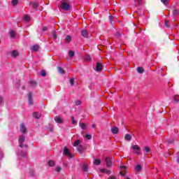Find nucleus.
<instances>
[{
    "instance_id": "obj_1",
    "label": "nucleus",
    "mask_w": 179,
    "mask_h": 179,
    "mask_svg": "<svg viewBox=\"0 0 179 179\" xmlns=\"http://www.w3.org/2000/svg\"><path fill=\"white\" fill-rule=\"evenodd\" d=\"M79 153H83V147L80 145V140H76L73 144Z\"/></svg>"
},
{
    "instance_id": "obj_2",
    "label": "nucleus",
    "mask_w": 179,
    "mask_h": 179,
    "mask_svg": "<svg viewBox=\"0 0 179 179\" xmlns=\"http://www.w3.org/2000/svg\"><path fill=\"white\" fill-rule=\"evenodd\" d=\"M60 8L63 10L68 11V10H69L71 6H69V3H68L65 2V1H62L61 5H60Z\"/></svg>"
},
{
    "instance_id": "obj_3",
    "label": "nucleus",
    "mask_w": 179,
    "mask_h": 179,
    "mask_svg": "<svg viewBox=\"0 0 179 179\" xmlns=\"http://www.w3.org/2000/svg\"><path fill=\"white\" fill-rule=\"evenodd\" d=\"M24 141H26V137L23 135H21L19 138V146L20 148H23L24 146L23 143H24Z\"/></svg>"
},
{
    "instance_id": "obj_4",
    "label": "nucleus",
    "mask_w": 179,
    "mask_h": 179,
    "mask_svg": "<svg viewBox=\"0 0 179 179\" xmlns=\"http://www.w3.org/2000/svg\"><path fill=\"white\" fill-rule=\"evenodd\" d=\"M17 155L20 156V157H26L27 156V152L26 151H23L22 149H20L18 150Z\"/></svg>"
},
{
    "instance_id": "obj_5",
    "label": "nucleus",
    "mask_w": 179,
    "mask_h": 179,
    "mask_svg": "<svg viewBox=\"0 0 179 179\" xmlns=\"http://www.w3.org/2000/svg\"><path fill=\"white\" fill-rule=\"evenodd\" d=\"M28 103L29 106H33V94L31 92L28 94Z\"/></svg>"
},
{
    "instance_id": "obj_6",
    "label": "nucleus",
    "mask_w": 179,
    "mask_h": 179,
    "mask_svg": "<svg viewBox=\"0 0 179 179\" xmlns=\"http://www.w3.org/2000/svg\"><path fill=\"white\" fill-rule=\"evenodd\" d=\"M20 129L22 134H27V129L26 128V127H24V124H20Z\"/></svg>"
},
{
    "instance_id": "obj_7",
    "label": "nucleus",
    "mask_w": 179,
    "mask_h": 179,
    "mask_svg": "<svg viewBox=\"0 0 179 179\" xmlns=\"http://www.w3.org/2000/svg\"><path fill=\"white\" fill-rule=\"evenodd\" d=\"M105 162L106 163L107 167H111V166H113V162H111V159H110L109 157H106L105 159Z\"/></svg>"
},
{
    "instance_id": "obj_8",
    "label": "nucleus",
    "mask_w": 179,
    "mask_h": 179,
    "mask_svg": "<svg viewBox=\"0 0 179 179\" xmlns=\"http://www.w3.org/2000/svg\"><path fill=\"white\" fill-rule=\"evenodd\" d=\"M131 148L134 150H137L135 152L136 155H139V150H141V148H139V146L138 145H132Z\"/></svg>"
},
{
    "instance_id": "obj_9",
    "label": "nucleus",
    "mask_w": 179,
    "mask_h": 179,
    "mask_svg": "<svg viewBox=\"0 0 179 179\" xmlns=\"http://www.w3.org/2000/svg\"><path fill=\"white\" fill-rule=\"evenodd\" d=\"M102 69H103V65L101 63H97L95 71L96 72H101V71H102Z\"/></svg>"
},
{
    "instance_id": "obj_10",
    "label": "nucleus",
    "mask_w": 179,
    "mask_h": 179,
    "mask_svg": "<svg viewBox=\"0 0 179 179\" xmlns=\"http://www.w3.org/2000/svg\"><path fill=\"white\" fill-rule=\"evenodd\" d=\"M55 121L57 122V124H62V122H64V120L59 116H56L55 117Z\"/></svg>"
},
{
    "instance_id": "obj_11",
    "label": "nucleus",
    "mask_w": 179,
    "mask_h": 179,
    "mask_svg": "<svg viewBox=\"0 0 179 179\" xmlns=\"http://www.w3.org/2000/svg\"><path fill=\"white\" fill-rule=\"evenodd\" d=\"M64 155H66V156H69V157H72V154H71V152H69V150H68L66 147L64 148Z\"/></svg>"
},
{
    "instance_id": "obj_12",
    "label": "nucleus",
    "mask_w": 179,
    "mask_h": 179,
    "mask_svg": "<svg viewBox=\"0 0 179 179\" xmlns=\"http://www.w3.org/2000/svg\"><path fill=\"white\" fill-rule=\"evenodd\" d=\"M81 34L83 37H85V38H87V37H89V34H87V31L86 29L83 30Z\"/></svg>"
},
{
    "instance_id": "obj_13",
    "label": "nucleus",
    "mask_w": 179,
    "mask_h": 179,
    "mask_svg": "<svg viewBox=\"0 0 179 179\" xmlns=\"http://www.w3.org/2000/svg\"><path fill=\"white\" fill-rule=\"evenodd\" d=\"M101 173H104L105 174L110 176V174H111V171H108L106 169H101Z\"/></svg>"
},
{
    "instance_id": "obj_14",
    "label": "nucleus",
    "mask_w": 179,
    "mask_h": 179,
    "mask_svg": "<svg viewBox=\"0 0 179 179\" xmlns=\"http://www.w3.org/2000/svg\"><path fill=\"white\" fill-rule=\"evenodd\" d=\"M111 132L112 134H118V127H113L111 128Z\"/></svg>"
},
{
    "instance_id": "obj_15",
    "label": "nucleus",
    "mask_w": 179,
    "mask_h": 179,
    "mask_svg": "<svg viewBox=\"0 0 179 179\" xmlns=\"http://www.w3.org/2000/svg\"><path fill=\"white\" fill-rule=\"evenodd\" d=\"M64 41H66V43H71V41H72V37L69 35L66 36Z\"/></svg>"
},
{
    "instance_id": "obj_16",
    "label": "nucleus",
    "mask_w": 179,
    "mask_h": 179,
    "mask_svg": "<svg viewBox=\"0 0 179 179\" xmlns=\"http://www.w3.org/2000/svg\"><path fill=\"white\" fill-rule=\"evenodd\" d=\"M17 55H19V52L17 51L13 50V52H11V57H13V58H16Z\"/></svg>"
},
{
    "instance_id": "obj_17",
    "label": "nucleus",
    "mask_w": 179,
    "mask_h": 179,
    "mask_svg": "<svg viewBox=\"0 0 179 179\" xmlns=\"http://www.w3.org/2000/svg\"><path fill=\"white\" fill-rule=\"evenodd\" d=\"M135 170L137 173H139V171L142 170V166L141 164L136 165V166L135 167Z\"/></svg>"
},
{
    "instance_id": "obj_18",
    "label": "nucleus",
    "mask_w": 179,
    "mask_h": 179,
    "mask_svg": "<svg viewBox=\"0 0 179 179\" xmlns=\"http://www.w3.org/2000/svg\"><path fill=\"white\" fill-rule=\"evenodd\" d=\"M40 48V46H38V45H34L31 50L32 51H38V49Z\"/></svg>"
},
{
    "instance_id": "obj_19",
    "label": "nucleus",
    "mask_w": 179,
    "mask_h": 179,
    "mask_svg": "<svg viewBox=\"0 0 179 179\" xmlns=\"http://www.w3.org/2000/svg\"><path fill=\"white\" fill-rule=\"evenodd\" d=\"M124 139H126V141H131L132 139V136H131L129 134H127L125 135Z\"/></svg>"
},
{
    "instance_id": "obj_20",
    "label": "nucleus",
    "mask_w": 179,
    "mask_h": 179,
    "mask_svg": "<svg viewBox=\"0 0 179 179\" xmlns=\"http://www.w3.org/2000/svg\"><path fill=\"white\" fill-rule=\"evenodd\" d=\"M100 163H101V161H100V159H96L93 162V164H95V166L100 165Z\"/></svg>"
},
{
    "instance_id": "obj_21",
    "label": "nucleus",
    "mask_w": 179,
    "mask_h": 179,
    "mask_svg": "<svg viewBox=\"0 0 179 179\" xmlns=\"http://www.w3.org/2000/svg\"><path fill=\"white\" fill-rule=\"evenodd\" d=\"M57 70L58 72H59V73H61L62 75H64V73H65V71H64V69H62V67H57Z\"/></svg>"
},
{
    "instance_id": "obj_22",
    "label": "nucleus",
    "mask_w": 179,
    "mask_h": 179,
    "mask_svg": "<svg viewBox=\"0 0 179 179\" xmlns=\"http://www.w3.org/2000/svg\"><path fill=\"white\" fill-rule=\"evenodd\" d=\"M16 36V32L15 31H11L10 32V36L11 37V38H15Z\"/></svg>"
},
{
    "instance_id": "obj_23",
    "label": "nucleus",
    "mask_w": 179,
    "mask_h": 179,
    "mask_svg": "<svg viewBox=\"0 0 179 179\" xmlns=\"http://www.w3.org/2000/svg\"><path fill=\"white\" fill-rule=\"evenodd\" d=\"M89 170V166L87 164H84L83 166V171L86 173Z\"/></svg>"
},
{
    "instance_id": "obj_24",
    "label": "nucleus",
    "mask_w": 179,
    "mask_h": 179,
    "mask_svg": "<svg viewBox=\"0 0 179 179\" xmlns=\"http://www.w3.org/2000/svg\"><path fill=\"white\" fill-rule=\"evenodd\" d=\"M48 164L50 166L52 167L54 166H55V162L52 160H50L48 162Z\"/></svg>"
},
{
    "instance_id": "obj_25",
    "label": "nucleus",
    "mask_w": 179,
    "mask_h": 179,
    "mask_svg": "<svg viewBox=\"0 0 179 179\" xmlns=\"http://www.w3.org/2000/svg\"><path fill=\"white\" fill-rule=\"evenodd\" d=\"M135 3L136 6H139V5L142 4V0H135Z\"/></svg>"
},
{
    "instance_id": "obj_26",
    "label": "nucleus",
    "mask_w": 179,
    "mask_h": 179,
    "mask_svg": "<svg viewBox=\"0 0 179 179\" xmlns=\"http://www.w3.org/2000/svg\"><path fill=\"white\" fill-rule=\"evenodd\" d=\"M34 118L38 119V118H40V117H41V115L38 113L35 112V113H34Z\"/></svg>"
},
{
    "instance_id": "obj_27",
    "label": "nucleus",
    "mask_w": 179,
    "mask_h": 179,
    "mask_svg": "<svg viewBox=\"0 0 179 179\" xmlns=\"http://www.w3.org/2000/svg\"><path fill=\"white\" fill-rule=\"evenodd\" d=\"M137 72H138V73H143V72H144L143 68L138 67L137 68Z\"/></svg>"
},
{
    "instance_id": "obj_28",
    "label": "nucleus",
    "mask_w": 179,
    "mask_h": 179,
    "mask_svg": "<svg viewBox=\"0 0 179 179\" xmlns=\"http://www.w3.org/2000/svg\"><path fill=\"white\" fill-rule=\"evenodd\" d=\"M11 3L13 6H16V5H17V3H19V1L18 0H12Z\"/></svg>"
},
{
    "instance_id": "obj_29",
    "label": "nucleus",
    "mask_w": 179,
    "mask_h": 179,
    "mask_svg": "<svg viewBox=\"0 0 179 179\" xmlns=\"http://www.w3.org/2000/svg\"><path fill=\"white\" fill-rule=\"evenodd\" d=\"M24 20H25V22H30V16L26 15L24 16Z\"/></svg>"
},
{
    "instance_id": "obj_30",
    "label": "nucleus",
    "mask_w": 179,
    "mask_h": 179,
    "mask_svg": "<svg viewBox=\"0 0 179 179\" xmlns=\"http://www.w3.org/2000/svg\"><path fill=\"white\" fill-rule=\"evenodd\" d=\"M79 125L82 129H86V124L85 123H79Z\"/></svg>"
},
{
    "instance_id": "obj_31",
    "label": "nucleus",
    "mask_w": 179,
    "mask_h": 179,
    "mask_svg": "<svg viewBox=\"0 0 179 179\" xmlns=\"http://www.w3.org/2000/svg\"><path fill=\"white\" fill-rule=\"evenodd\" d=\"M69 57H71L72 58L73 57L75 56V52H73V51H72V50H70V51L69 52Z\"/></svg>"
},
{
    "instance_id": "obj_32",
    "label": "nucleus",
    "mask_w": 179,
    "mask_h": 179,
    "mask_svg": "<svg viewBox=\"0 0 179 179\" xmlns=\"http://www.w3.org/2000/svg\"><path fill=\"white\" fill-rule=\"evenodd\" d=\"M71 120H72L71 122L73 125H76V124H78V122L75 120V117L73 116L71 117Z\"/></svg>"
},
{
    "instance_id": "obj_33",
    "label": "nucleus",
    "mask_w": 179,
    "mask_h": 179,
    "mask_svg": "<svg viewBox=\"0 0 179 179\" xmlns=\"http://www.w3.org/2000/svg\"><path fill=\"white\" fill-rule=\"evenodd\" d=\"M173 100H174V101H176V103H178V101H179V96H178V95H176V96L173 97Z\"/></svg>"
},
{
    "instance_id": "obj_34",
    "label": "nucleus",
    "mask_w": 179,
    "mask_h": 179,
    "mask_svg": "<svg viewBox=\"0 0 179 179\" xmlns=\"http://www.w3.org/2000/svg\"><path fill=\"white\" fill-rule=\"evenodd\" d=\"M34 9H37V7L38 6V3L35 2L32 4Z\"/></svg>"
},
{
    "instance_id": "obj_35",
    "label": "nucleus",
    "mask_w": 179,
    "mask_h": 179,
    "mask_svg": "<svg viewBox=\"0 0 179 179\" xmlns=\"http://www.w3.org/2000/svg\"><path fill=\"white\" fill-rule=\"evenodd\" d=\"M85 59H86V61H90V59H92V57H90V55H87L85 57Z\"/></svg>"
},
{
    "instance_id": "obj_36",
    "label": "nucleus",
    "mask_w": 179,
    "mask_h": 179,
    "mask_svg": "<svg viewBox=\"0 0 179 179\" xmlns=\"http://www.w3.org/2000/svg\"><path fill=\"white\" fill-rule=\"evenodd\" d=\"M70 85L71 86H73V85H75V78L70 79Z\"/></svg>"
},
{
    "instance_id": "obj_37",
    "label": "nucleus",
    "mask_w": 179,
    "mask_h": 179,
    "mask_svg": "<svg viewBox=\"0 0 179 179\" xmlns=\"http://www.w3.org/2000/svg\"><path fill=\"white\" fill-rule=\"evenodd\" d=\"M61 170H62V169L61 168V166H57L55 168V171H57V173H59L61 171Z\"/></svg>"
},
{
    "instance_id": "obj_38",
    "label": "nucleus",
    "mask_w": 179,
    "mask_h": 179,
    "mask_svg": "<svg viewBox=\"0 0 179 179\" xmlns=\"http://www.w3.org/2000/svg\"><path fill=\"white\" fill-rule=\"evenodd\" d=\"M31 86H37V83L34 80L30 81Z\"/></svg>"
},
{
    "instance_id": "obj_39",
    "label": "nucleus",
    "mask_w": 179,
    "mask_h": 179,
    "mask_svg": "<svg viewBox=\"0 0 179 179\" xmlns=\"http://www.w3.org/2000/svg\"><path fill=\"white\" fill-rule=\"evenodd\" d=\"M75 104L76 106H80V104H82V101H80V100H77L75 101Z\"/></svg>"
},
{
    "instance_id": "obj_40",
    "label": "nucleus",
    "mask_w": 179,
    "mask_h": 179,
    "mask_svg": "<svg viewBox=\"0 0 179 179\" xmlns=\"http://www.w3.org/2000/svg\"><path fill=\"white\" fill-rule=\"evenodd\" d=\"M173 15H179V10H173Z\"/></svg>"
},
{
    "instance_id": "obj_41",
    "label": "nucleus",
    "mask_w": 179,
    "mask_h": 179,
    "mask_svg": "<svg viewBox=\"0 0 179 179\" xmlns=\"http://www.w3.org/2000/svg\"><path fill=\"white\" fill-rule=\"evenodd\" d=\"M145 151L146 153H149V152H150V148L149 147H145Z\"/></svg>"
},
{
    "instance_id": "obj_42",
    "label": "nucleus",
    "mask_w": 179,
    "mask_h": 179,
    "mask_svg": "<svg viewBox=\"0 0 179 179\" xmlns=\"http://www.w3.org/2000/svg\"><path fill=\"white\" fill-rule=\"evenodd\" d=\"M52 38H54V40H57V34H55V32H53L52 34Z\"/></svg>"
},
{
    "instance_id": "obj_43",
    "label": "nucleus",
    "mask_w": 179,
    "mask_h": 179,
    "mask_svg": "<svg viewBox=\"0 0 179 179\" xmlns=\"http://www.w3.org/2000/svg\"><path fill=\"white\" fill-rule=\"evenodd\" d=\"M161 2L164 3V5H167V3H169V1L168 0H161Z\"/></svg>"
},
{
    "instance_id": "obj_44",
    "label": "nucleus",
    "mask_w": 179,
    "mask_h": 179,
    "mask_svg": "<svg viewBox=\"0 0 179 179\" xmlns=\"http://www.w3.org/2000/svg\"><path fill=\"white\" fill-rule=\"evenodd\" d=\"M115 37H120L121 36V33L120 32H116L115 34Z\"/></svg>"
},
{
    "instance_id": "obj_45",
    "label": "nucleus",
    "mask_w": 179,
    "mask_h": 179,
    "mask_svg": "<svg viewBox=\"0 0 179 179\" xmlns=\"http://www.w3.org/2000/svg\"><path fill=\"white\" fill-rule=\"evenodd\" d=\"M169 20H166V21L165 22V26H166V27H170V25L169 24Z\"/></svg>"
},
{
    "instance_id": "obj_46",
    "label": "nucleus",
    "mask_w": 179,
    "mask_h": 179,
    "mask_svg": "<svg viewBox=\"0 0 179 179\" xmlns=\"http://www.w3.org/2000/svg\"><path fill=\"white\" fill-rule=\"evenodd\" d=\"M41 76H45V75H47V73H45V71H42L41 72Z\"/></svg>"
},
{
    "instance_id": "obj_47",
    "label": "nucleus",
    "mask_w": 179,
    "mask_h": 179,
    "mask_svg": "<svg viewBox=\"0 0 179 179\" xmlns=\"http://www.w3.org/2000/svg\"><path fill=\"white\" fill-rule=\"evenodd\" d=\"M85 138H87V139H92V135H90V134H87V135L85 136Z\"/></svg>"
},
{
    "instance_id": "obj_48",
    "label": "nucleus",
    "mask_w": 179,
    "mask_h": 179,
    "mask_svg": "<svg viewBox=\"0 0 179 179\" xmlns=\"http://www.w3.org/2000/svg\"><path fill=\"white\" fill-rule=\"evenodd\" d=\"M113 19H114V17H113V16L109 17V20H110V23H113Z\"/></svg>"
},
{
    "instance_id": "obj_49",
    "label": "nucleus",
    "mask_w": 179,
    "mask_h": 179,
    "mask_svg": "<svg viewBox=\"0 0 179 179\" xmlns=\"http://www.w3.org/2000/svg\"><path fill=\"white\" fill-rule=\"evenodd\" d=\"M121 170H127V167L125 166H120Z\"/></svg>"
},
{
    "instance_id": "obj_50",
    "label": "nucleus",
    "mask_w": 179,
    "mask_h": 179,
    "mask_svg": "<svg viewBox=\"0 0 179 179\" xmlns=\"http://www.w3.org/2000/svg\"><path fill=\"white\" fill-rule=\"evenodd\" d=\"M3 101V99L0 96V104H2Z\"/></svg>"
},
{
    "instance_id": "obj_51",
    "label": "nucleus",
    "mask_w": 179,
    "mask_h": 179,
    "mask_svg": "<svg viewBox=\"0 0 179 179\" xmlns=\"http://www.w3.org/2000/svg\"><path fill=\"white\" fill-rule=\"evenodd\" d=\"M108 179H117V178H115V176H111L109 177Z\"/></svg>"
},
{
    "instance_id": "obj_52",
    "label": "nucleus",
    "mask_w": 179,
    "mask_h": 179,
    "mask_svg": "<svg viewBox=\"0 0 179 179\" xmlns=\"http://www.w3.org/2000/svg\"><path fill=\"white\" fill-rule=\"evenodd\" d=\"M120 176H122V177H125V173L120 172Z\"/></svg>"
},
{
    "instance_id": "obj_53",
    "label": "nucleus",
    "mask_w": 179,
    "mask_h": 179,
    "mask_svg": "<svg viewBox=\"0 0 179 179\" xmlns=\"http://www.w3.org/2000/svg\"><path fill=\"white\" fill-rule=\"evenodd\" d=\"M43 30V31H47V27H44Z\"/></svg>"
},
{
    "instance_id": "obj_54",
    "label": "nucleus",
    "mask_w": 179,
    "mask_h": 179,
    "mask_svg": "<svg viewBox=\"0 0 179 179\" xmlns=\"http://www.w3.org/2000/svg\"><path fill=\"white\" fill-rule=\"evenodd\" d=\"M30 176H34V173L30 172Z\"/></svg>"
},
{
    "instance_id": "obj_55",
    "label": "nucleus",
    "mask_w": 179,
    "mask_h": 179,
    "mask_svg": "<svg viewBox=\"0 0 179 179\" xmlns=\"http://www.w3.org/2000/svg\"><path fill=\"white\" fill-rule=\"evenodd\" d=\"M24 147L26 148V149H27V145H25Z\"/></svg>"
},
{
    "instance_id": "obj_56",
    "label": "nucleus",
    "mask_w": 179,
    "mask_h": 179,
    "mask_svg": "<svg viewBox=\"0 0 179 179\" xmlns=\"http://www.w3.org/2000/svg\"><path fill=\"white\" fill-rule=\"evenodd\" d=\"M92 127L94 128V124L92 125Z\"/></svg>"
},
{
    "instance_id": "obj_57",
    "label": "nucleus",
    "mask_w": 179,
    "mask_h": 179,
    "mask_svg": "<svg viewBox=\"0 0 179 179\" xmlns=\"http://www.w3.org/2000/svg\"><path fill=\"white\" fill-rule=\"evenodd\" d=\"M177 162L179 163V160L178 159Z\"/></svg>"
},
{
    "instance_id": "obj_58",
    "label": "nucleus",
    "mask_w": 179,
    "mask_h": 179,
    "mask_svg": "<svg viewBox=\"0 0 179 179\" xmlns=\"http://www.w3.org/2000/svg\"><path fill=\"white\" fill-rule=\"evenodd\" d=\"M22 89H24V87H23Z\"/></svg>"
},
{
    "instance_id": "obj_59",
    "label": "nucleus",
    "mask_w": 179,
    "mask_h": 179,
    "mask_svg": "<svg viewBox=\"0 0 179 179\" xmlns=\"http://www.w3.org/2000/svg\"><path fill=\"white\" fill-rule=\"evenodd\" d=\"M124 173H125V171H124Z\"/></svg>"
}]
</instances>
